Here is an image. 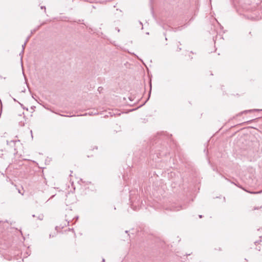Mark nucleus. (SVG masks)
Returning a JSON list of instances; mask_svg holds the SVG:
<instances>
[{"label":"nucleus","mask_w":262,"mask_h":262,"mask_svg":"<svg viewBox=\"0 0 262 262\" xmlns=\"http://www.w3.org/2000/svg\"><path fill=\"white\" fill-rule=\"evenodd\" d=\"M27 40L24 43V44L22 46V47H23V50H22V53H23L24 52V49H25V47L26 46V45L27 43Z\"/></svg>","instance_id":"1"},{"label":"nucleus","mask_w":262,"mask_h":262,"mask_svg":"<svg viewBox=\"0 0 262 262\" xmlns=\"http://www.w3.org/2000/svg\"><path fill=\"white\" fill-rule=\"evenodd\" d=\"M247 192H248L249 193H252V194H256V193H260L261 191H258V192H251V191H247Z\"/></svg>","instance_id":"2"},{"label":"nucleus","mask_w":262,"mask_h":262,"mask_svg":"<svg viewBox=\"0 0 262 262\" xmlns=\"http://www.w3.org/2000/svg\"><path fill=\"white\" fill-rule=\"evenodd\" d=\"M38 219L39 220H42V219H43V215H39V216L38 217Z\"/></svg>","instance_id":"3"},{"label":"nucleus","mask_w":262,"mask_h":262,"mask_svg":"<svg viewBox=\"0 0 262 262\" xmlns=\"http://www.w3.org/2000/svg\"><path fill=\"white\" fill-rule=\"evenodd\" d=\"M199 217L201 218L202 217V215H199Z\"/></svg>","instance_id":"4"}]
</instances>
